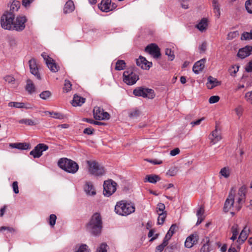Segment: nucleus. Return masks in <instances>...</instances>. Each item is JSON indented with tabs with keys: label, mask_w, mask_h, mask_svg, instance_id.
Segmentation results:
<instances>
[{
	"label": "nucleus",
	"mask_w": 252,
	"mask_h": 252,
	"mask_svg": "<svg viewBox=\"0 0 252 252\" xmlns=\"http://www.w3.org/2000/svg\"><path fill=\"white\" fill-rule=\"evenodd\" d=\"M9 7V10L7 11L8 12H11L12 14L15 13L19 10L21 6L20 1H12L10 4H8Z\"/></svg>",
	"instance_id": "24"
},
{
	"label": "nucleus",
	"mask_w": 252,
	"mask_h": 252,
	"mask_svg": "<svg viewBox=\"0 0 252 252\" xmlns=\"http://www.w3.org/2000/svg\"><path fill=\"white\" fill-rule=\"evenodd\" d=\"M145 51L149 53L155 58H158L161 56L159 48L155 43L148 45L145 48Z\"/></svg>",
	"instance_id": "15"
},
{
	"label": "nucleus",
	"mask_w": 252,
	"mask_h": 252,
	"mask_svg": "<svg viewBox=\"0 0 252 252\" xmlns=\"http://www.w3.org/2000/svg\"><path fill=\"white\" fill-rule=\"evenodd\" d=\"M207 81L208 82L206 83V86L209 89H212L220 84V82H219L216 78H215L211 76H209L208 77Z\"/></svg>",
	"instance_id": "26"
},
{
	"label": "nucleus",
	"mask_w": 252,
	"mask_h": 252,
	"mask_svg": "<svg viewBox=\"0 0 252 252\" xmlns=\"http://www.w3.org/2000/svg\"><path fill=\"white\" fill-rule=\"evenodd\" d=\"M45 113L46 114H49L50 116L52 118L57 119L59 120H62L64 118V116L62 114L58 112H50V111H45Z\"/></svg>",
	"instance_id": "37"
},
{
	"label": "nucleus",
	"mask_w": 252,
	"mask_h": 252,
	"mask_svg": "<svg viewBox=\"0 0 252 252\" xmlns=\"http://www.w3.org/2000/svg\"><path fill=\"white\" fill-rule=\"evenodd\" d=\"M126 63L123 60H118L116 63L115 69L117 70H121L125 69L126 67Z\"/></svg>",
	"instance_id": "38"
},
{
	"label": "nucleus",
	"mask_w": 252,
	"mask_h": 252,
	"mask_svg": "<svg viewBox=\"0 0 252 252\" xmlns=\"http://www.w3.org/2000/svg\"><path fill=\"white\" fill-rule=\"evenodd\" d=\"M57 217L54 214L50 215L49 217V224L50 225L53 227L55 225L56 223Z\"/></svg>",
	"instance_id": "49"
},
{
	"label": "nucleus",
	"mask_w": 252,
	"mask_h": 252,
	"mask_svg": "<svg viewBox=\"0 0 252 252\" xmlns=\"http://www.w3.org/2000/svg\"><path fill=\"white\" fill-rule=\"evenodd\" d=\"M89 166V173L95 176H101L105 174V171L104 167L98 162L95 161H87Z\"/></svg>",
	"instance_id": "6"
},
{
	"label": "nucleus",
	"mask_w": 252,
	"mask_h": 252,
	"mask_svg": "<svg viewBox=\"0 0 252 252\" xmlns=\"http://www.w3.org/2000/svg\"><path fill=\"white\" fill-rule=\"evenodd\" d=\"M205 62L206 60L205 59L196 62L193 66V71L195 74H198L200 72L202 71L204 68Z\"/></svg>",
	"instance_id": "21"
},
{
	"label": "nucleus",
	"mask_w": 252,
	"mask_h": 252,
	"mask_svg": "<svg viewBox=\"0 0 252 252\" xmlns=\"http://www.w3.org/2000/svg\"><path fill=\"white\" fill-rule=\"evenodd\" d=\"M19 123L21 124H25L27 126H35L37 124L34 121L30 119H23L19 121Z\"/></svg>",
	"instance_id": "36"
},
{
	"label": "nucleus",
	"mask_w": 252,
	"mask_h": 252,
	"mask_svg": "<svg viewBox=\"0 0 252 252\" xmlns=\"http://www.w3.org/2000/svg\"><path fill=\"white\" fill-rule=\"evenodd\" d=\"M107 245L105 244H102L98 249L97 250V252H107Z\"/></svg>",
	"instance_id": "56"
},
{
	"label": "nucleus",
	"mask_w": 252,
	"mask_h": 252,
	"mask_svg": "<svg viewBox=\"0 0 252 252\" xmlns=\"http://www.w3.org/2000/svg\"><path fill=\"white\" fill-rule=\"evenodd\" d=\"M165 206L163 203H159L157 205V212L158 213H165L166 211H165Z\"/></svg>",
	"instance_id": "45"
},
{
	"label": "nucleus",
	"mask_w": 252,
	"mask_h": 252,
	"mask_svg": "<svg viewBox=\"0 0 252 252\" xmlns=\"http://www.w3.org/2000/svg\"><path fill=\"white\" fill-rule=\"evenodd\" d=\"M252 52V46H246L245 47L239 50L237 56L239 58L243 59L250 56Z\"/></svg>",
	"instance_id": "18"
},
{
	"label": "nucleus",
	"mask_w": 252,
	"mask_h": 252,
	"mask_svg": "<svg viewBox=\"0 0 252 252\" xmlns=\"http://www.w3.org/2000/svg\"><path fill=\"white\" fill-rule=\"evenodd\" d=\"M117 184L112 180L105 181L103 184V194L106 196H110L116 190Z\"/></svg>",
	"instance_id": "10"
},
{
	"label": "nucleus",
	"mask_w": 252,
	"mask_h": 252,
	"mask_svg": "<svg viewBox=\"0 0 252 252\" xmlns=\"http://www.w3.org/2000/svg\"><path fill=\"white\" fill-rule=\"evenodd\" d=\"M48 146L44 144L40 143L37 145L31 151L30 154L34 158H39L42 155V153L48 149Z\"/></svg>",
	"instance_id": "13"
},
{
	"label": "nucleus",
	"mask_w": 252,
	"mask_h": 252,
	"mask_svg": "<svg viewBox=\"0 0 252 252\" xmlns=\"http://www.w3.org/2000/svg\"><path fill=\"white\" fill-rule=\"evenodd\" d=\"M245 70L248 72H252V60L246 66Z\"/></svg>",
	"instance_id": "63"
},
{
	"label": "nucleus",
	"mask_w": 252,
	"mask_h": 252,
	"mask_svg": "<svg viewBox=\"0 0 252 252\" xmlns=\"http://www.w3.org/2000/svg\"><path fill=\"white\" fill-rule=\"evenodd\" d=\"M15 14L5 11L0 18V25L2 29L7 30H12Z\"/></svg>",
	"instance_id": "5"
},
{
	"label": "nucleus",
	"mask_w": 252,
	"mask_h": 252,
	"mask_svg": "<svg viewBox=\"0 0 252 252\" xmlns=\"http://www.w3.org/2000/svg\"><path fill=\"white\" fill-rule=\"evenodd\" d=\"M135 211L134 204L130 201L121 200L117 202L115 206V212L121 216H127Z\"/></svg>",
	"instance_id": "2"
},
{
	"label": "nucleus",
	"mask_w": 252,
	"mask_h": 252,
	"mask_svg": "<svg viewBox=\"0 0 252 252\" xmlns=\"http://www.w3.org/2000/svg\"><path fill=\"white\" fill-rule=\"evenodd\" d=\"M3 79L5 82L9 84H14L15 82V79L11 75H6Z\"/></svg>",
	"instance_id": "47"
},
{
	"label": "nucleus",
	"mask_w": 252,
	"mask_h": 252,
	"mask_svg": "<svg viewBox=\"0 0 252 252\" xmlns=\"http://www.w3.org/2000/svg\"><path fill=\"white\" fill-rule=\"evenodd\" d=\"M94 132V129L90 128V127H87L84 129L83 131V133L84 134H86L88 135H91L93 134Z\"/></svg>",
	"instance_id": "60"
},
{
	"label": "nucleus",
	"mask_w": 252,
	"mask_h": 252,
	"mask_svg": "<svg viewBox=\"0 0 252 252\" xmlns=\"http://www.w3.org/2000/svg\"><path fill=\"white\" fill-rule=\"evenodd\" d=\"M204 213V207L201 206L199 209L197 210L196 213V216L197 217V221L196 222V225H198L200 224L202 221L204 220L205 217L203 216Z\"/></svg>",
	"instance_id": "29"
},
{
	"label": "nucleus",
	"mask_w": 252,
	"mask_h": 252,
	"mask_svg": "<svg viewBox=\"0 0 252 252\" xmlns=\"http://www.w3.org/2000/svg\"><path fill=\"white\" fill-rule=\"evenodd\" d=\"M8 106L10 107L16 108H24L26 109H32L33 108V105L28 102H10L8 103Z\"/></svg>",
	"instance_id": "17"
},
{
	"label": "nucleus",
	"mask_w": 252,
	"mask_h": 252,
	"mask_svg": "<svg viewBox=\"0 0 252 252\" xmlns=\"http://www.w3.org/2000/svg\"><path fill=\"white\" fill-rule=\"evenodd\" d=\"M86 99L80 95L75 94L74 95L73 100H72L71 104L72 106L76 107V106H80L83 103H85Z\"/></svg>",
	"instance_id": "23"
},
{
	"label": "nucleus",
	"mask_w": 252,
	"mask_h": 252,
	"mask_svg": "<svg viewBox=\"0 0 252 252\" xmlns=\"http://www.w3.org/2000/svg\"><path fill=\"white\" fill-rule=\"evenodd\" d=\"M58 165L60 168L69 173L75 174L79 169V165L75 161L66 158H60Z\"/></svg>",
	"instance_id": "4"
},
{
	"label": "nucleus",
	"mask_w": 252,
	"mask_h": 252,
	"mask_svg": "<svg viewBox=\"0 0 252 252\" xmlns=\"http://www.w3.org/2000/svg\"><path fill=\"white\" fill-rule=\"evenodd\" d=\"M84 190L88 195H94L96 194L94 188L90 182H86L84 187Z\"/></svg>",
	"instance_id": "25"
},
{
	"label": "nucleus",
	"mask_w": 252,
	"mask_h": 252,
	"mask_svg": "<svg viewBox=\"0 0 252 252\" xmlns=\"http://www.w3.org/2000/svg\"><path fill=\"white\" fill-rule=\"evenodd\" d=\"M235 111L237 115L239 117H240L242 115L243 112V109L242 106H239L238 107H237V108H235Z\"/></svg>",
	"instance_id": "54"
},
{
	"label": "nucleus",
	"mask_w": 252,
	"mask_h": 252,
	"mask_svg": "<svg viewBox=\"0 0 252 252\" xmlns=\"http://www.w3.org/2000/svg\"><path fill=\"white\" fill-rule=\"evenodd\" d=\"M83 121L84 122H86L89 123L90 124L100 126V125H104V123H103L102 122H98V121H94L92 119L84 118Z\"/></svg>",
	"instance_id": "43"
},
{
	"label": "nucleus",
	"mask_w": 252,
	"mask_h": 252,
	"mask_svg": "<svg viewBox=\"0 0 252 252\" xmlns=\"http://www.w3.org/2000/svg\"><path fill=\"white\" fill-rule=\"evenodd\" d=\"M87 229L92 234L97 235L101 233L102 228V221L100 215L94 213L86 225Z\"/></svg>",
	"instance_id": "3"
},
{
	"label": "nucleus",
	"mask_w": 252,
	"mask_h": 252,
	"mask_svg": "<svg viewBox=\"0 0 252 252\" xmlns=\"http://www.w3.org/2000/svg\"><path fill=\"white\" fill-rule=\"evenodd\" d=\"M71 86L72 85L70 82L68 80H65L64 81L63 90L67 93L71 90Z\"/></svg>",
	"instance_id": "46"
},
{
	"label": "nucleus",
	"mask_w": 252,
	"mask_h": 252,
	"mask_svg": "<svg viewBox=\"0 0 252 252\" xmlns=\"http://www.w3.org/2000/svg\"><path fill=\"white\" fill-rule=\"evenodd\" d=\"M204 120V118L202 117L200 119H198L195 121L191 122L190 123V125L192 126H194L196 125H199L200 124L202 121H203Z\"/></svg>",
	"instance_id": "59"
},
{
	"label": "nucleus",
	"mask_w": 252,
	"mask_h": 252,
	"mask_svg": "<svg viewBox=\"0 0 252 252\" xmlns=\"http://www.w3.org/2000/svg\"><path fill=\"white\" fill-rule=\"evenodd\" d=\"M9 146L12 148L19 150H27L30 148V145L27 143H10Z\"/></svg>",
	"instance_id": "27"
},
{
	"label": "nucleus",
	"mask_w": 252,
	"mask_h": 252,
	"mask_svg": "<svg viewBox=\"0 0 252 252\" xmlns=\"http://www.w3.org/2000/svg\"><path fill=\"white\" fill-rule=\"evenodd\" d=\"M245 70L248 72H252V60L246 66Z\"/></svg>",
	"instance_id": "62"
},
{
	"label": "nucleus",
	"mask_w": 252,
	"mask_h": 252,
	"mask_svg": "<svg viewBox=\"0 0 252 252\" xmlns=\"http://www.w3.org/2000/svg\"><path fill=\"white\" fill-rule=\"evenodd\" d=\"M160 178L159 176L155 174H151L146 175L145 179L144 182H148L150 183L156 184L158 181H160Z\"/></svg>",
	"instance_id": "28"
},
{
	"label": "nucleus",
	"mask_w": 252,
	"mask_h": 252,
	"mask_svg": "<svg viewBox=\"0 0 252 252\" xmlns=\"http://www.w3.org/2000/svg\"><path fill=\"white\" fill-rule=\"evenodd\" d=\"M76 252H89L88 246L85 244L82 245Z\"/></svg>",
	"instance_id": "53"
},
{
	"label": "nucleus",
	"mask_w": 252,
	"mask_h": 252,
	"mask_svg": "<svg viewBox=\"0 0 252 252\" xmlns=\"http://www.w3.org/2000/svg\"><path fill=\"white\" fill-rule=\"evenodd\" d=\"M29 64L30 72L33 74L37 79H41V76L39 72V66L36 61L34 58L29 60Z\"/></svg>",
	"instance_id": "14"
},
{
	"label": "nucleus",
	"mask_w": 252,
	"mask_h": 252,
	"mask_svg": "<svg viewBox=\"0 0 252 252\" xmlns=\"http://www.w3.org/2000/svg\"><path fill=\"white\" fill-rule=\"evenodd\" d=\"M245 7L248 13H252V1H246Z\"/></svg>",
	"instance_id": "48"
},
{
	"label": "nucleus",
	"mask_w": 252,
	"mask_h": 252,
	"mask_svg": "<svg viewBox=\"0 0 252 252\" xmlns=\"http://www.w3.org/2000/svg\"><path fill=\"white\" fill-rule=\"evenodd\" d=\"M136 64L142 69H147L150 68L152 63L148 62L144 57L140 56L138 59H136Z\"/></svg>",
	"instance_id": "20"
},
{
	"label": "nucleus",
	"mask_w": 252,
	"mask_h": 252,
	"mask_svg": "<svg viewBox=\"0 0 252 252\" xmlns=\"http://www.w3.org/2000/svg\"><path fill=\"white\" fill-rule=\"evenodd\" d=\"M177 228V225L176 224H172L168 231L167 232V234H169L170 235H171V237L172 236V235L175 233V231L176 230V229Z\"/></svg>",
	"instance_id": "52"
},
{
	"label": "nucleus",
	"mask_w": 252,
	"mask_h": 252,
	"mask_svg": "<svg viewBox=\"0 0 252 252\" xmlns=\"http://www.w3.org/2000/svg\"><path fill=\"white\" fill-rule=\"evenodd\" d=\"M133 93L135 96L149 99H153L155 97V92L152 89L137 87L133 90Z\"/></svg>",
	"instance_id": "8"
},
{
	"label": "nucleus",
	"mask_w": 252,
	"mask_h": 252,
	"mask_svg": "<svg viewBox=\"0 0 252 252\" xmlns=\"http://www.w3.org/2000/svg\"><path fill=\"white\" fill-rule=\"evenodd\" d=\"M138 79L139 76L134 72L133 68H128L123 73V81L127 85H133Z\"/></svg>",
	"instance_id": "7"
},
{
	"label": "nucleus",
	"mask_w": 252,
	"mask_h": 252,
	"mask_svg": "<svg viewBox=\"0 0 252 252\" xmlns=\"http://www.w3.org/2000/svg\"><path fill=\"white\" fill-rule=\"evenodd\" d=\"M3 230H6L11 233L15 232V229L13 227L6 226H1L0 227V231H2Z\"/></svg>",
	"instance_id": "55"
},
{
	"label": "nucleus",
	"mask_w": 252,
	"mask_h": 252,
	"mask_svg": "<svg viewBox=\"0 0 252 252\" xmlns=\"http://www.w3.org/2000/svg\"><path fill=\"white\" fill-rule=\"evenodd\" d=\"M242 40H249L252 39V30H251L250 32H245L241 36Z\"/></svg>",
	"instance_id": "42"
},
{
	"label": "nucleus",
	"mask_w": 252,
	"mask_h": 252,
	"mask_svg": "<svg viewBox=\"0 0 252 252\" xmlns=\"http://www.w3.org/2000/svg\"><path fill=\"white\" fill-rule=\"evenodd\" d=\"M158 224L159 225L163 224L165 219L167 216L166 212L165 213H158Z\"/></svg>",
	"instance_id": "39"
},
{
	"label": "nucleus",
	"mask_w": 252,
	"mask_h": 252,
	"mask_svg": "<svg viewBox=\"0 0 252 252\" xmlns=\"http://www.w3.org/2000/svg\"><path fill=\"white\" fill-rule=\"evenodd\" d=\"M140 114V112L138 109H134L130 112L129 116L131 118H137Z\"/></svg>",
	"instance_id": "50"
},
{
	"label": "nucleus",
	"mask_w": 252,
	"mask_h": 252,
	"mask_svg": "<svg viewBox=\"0 0 252 252\" xmlns=\"http://www.w3.org/2000/svg\"><path fill=\"white\" fill-rule=\"evenodd\" d=\"M220 174L225 178H228L229 176V169L227 167L222 168L220 172Z\"/></svg>",
	"instance_id": "44"
},
{
	"label": "nucleus",
	"mask_w": 252,
	"mask_h": 252,
	"mask_svg": "<svg viewBox=\"0 0 252 252\" xmlns=\"http://www.w3.org/2000/svg\"><path fill=\"white\" fill-rule=\"evenodd\" d=\"M209 138L210 140L211 143L212 144H215L221 140V136L217 129L216 128L210 134Z\"/></svg>",
	"instance_id": "22"
},
{
	"label": "nucleus",
	"mask_w": 252,
	"mask_h": 252,
	"mask_svg": "<svg viewBox=\"0 0 252 252\" xmlns=\"http://www.w3.org/2000/svg\"><path fill=\"white\" fill-rule=\"evenodd\" d=\"M41 56L45 61L48 67L52 72H56L58 71L59 67L57 65L55 61L52 58H50L45 53H43Z\"/></svg>",
	"instance_id": "12"
},
{
	"label": "nucleus",
	"mask_w": 252,
	"mask_h": 252,
	"mask_svg": "<svg viewBox=\"0 0 252 252\" xmlns=\"http://www.w3.org/2000/svg\"><path fill=\"white\" fill-rule=\"evenodd\" d=\"M249 231V230L247 229L246 226H245L241 231L238 237V240L240 242L241 241L242 243H244L245 242L248 238Z\"/></svg>",
	"instance_id": "33"
},
{
	"label": "nucleus",
	"mask_w": 252,
	"mask_h": 252,
	"mask_svg": "<svg viewBox=\"0 0 252 252\" xmlns=\"http://www.w3.org/2000/svg\"><path fill=\"white\" fill-rule=\"evenodd\" d=\"M220 100V97L218 95L211 96L209 99V102L213 104L218 102Z\"/></svg>",
	"instance_id": "51"
},
{
	"label": "nucleus",
	"mask_w": 252,
	"mask_h": 252,
	"mask_svg": "<svg viewBox=\"0 0 252 252\" xmlns=\"http://www.w3.org/2000/svg\"><path fill=\"white\" fill-rule=\"evenodd\" d=\"M112 1H101V2L98 4V8L105 12H108L115 9L117 5L115 3L111 4Z\"/></svg>",
	"instance_id": "16"
},
{
	"label": "nucleus",
	"mask_w": 252,
	"mask_h": 252,
	"mask_svg": "<svg viewBox=\"0 0 252 252\" xmlns=\"http://www.w3.org/2000/svg\"><path fill=\"white\" fill-rule=\"evenodd\" d=\"M51 96V93L49 91H45L40 94V97L44 100H46L50 98Z\"/></svg>",
	"instance_id": "40"
},
{
	"label": "nucleus",
	"mask_w": 252,
	"mask_h": 252,
	"mask_svg": "<svg viewBox=\"0 0 252 252\" xmlns=\"http://www.w3.org/2000/svg\"><path fill=\"white\" fill-rule=\"evenodd\" d=\"M165 53V55L168 56L170 61H173L174 59L175 56L174 54V52L171 49H166Z\"/></svg>",
	"instance_id": "41"
},
{
	"label": "nucleus",
	"mask_w": 252,
	"mask_h": 252,
	"mask_svg": "<svg viewBox=\"0 0 252 252\" xmlns=\"http://www.w3.org/2000/svg\"><path fill=\"white\" fill-rule=\"evenodd\" d=\"M27 21V19L26 16L21 15L17 16L13 21L12 30L17 32L23 31L25 28V23Z\"/></svg>",
	"instance_id": "9"
},
{
	"label": "nucleus",
	"mask_w": 252,
	"mask_h": 252,
	"mask_svg": "<svg viewBox=\"0 0 252 252\" xmlns=\"http://www.w3.org/2000/svg\"><path fill=\"white\" fill-rule=\"evenodd\" d=\"M25 89L28 92L29 94H30L35 92V86L31 80L28 79L27 80Z\"/></svg>",
	"instance_id": "31"
},
{
	"label": "nucleus",
	"mask_w": 252,
	"mask_h": 252,
	"mask_svg": "<svg viewBox=\"0 0 252 252\" xmlns=\"http://www.w3.org/2000/svg\"><path fill=\"white\" fill-rule=\"evenodd\" d=\"M238 225H234L231 228L232 233L233 235H238L239 231L238 229Z\"/></svg>",
	"instance_id": "61"
},
{
	"label": "nucleus",
	"mask_w": 252,
	"mask_h": 252,
	"mask_svg": "<svg viewBox=\"0 0 252 252\" xmlns=\"http://www.w3.org/2000/svg\"><path fill=\"white\" fill-rule=\"evenodd\" d=\"M12 188H13V190L15 193L17 194L19 193L18 182L17 181H15L13 183Z\"/></svg>",
	"instance_id": "58"
},
{
	"label": "nucleus",
	"mask_w": 252,
	"mask_h": 252,
	"mask_svg": "<svg viewBox=\"0 0 252 252\" xmlns=\"http://www.w3.org/2000/svg\"><path fill=\"white\" fill-rule=\"evenodd\" d=\"M212 6L214 8V12L216 13L218 18L220 17V6L218 1H213Z\"/></svg>",
	"instance_id": "35"
},
{
	"label": "nucleus",
	"mask_w": 252,
	"mask_h": 252,
	"mask_svg": "<svg viewBox=\"0 0 252 252\" xmlns=\"http://www.w3.org/2000/svg\"><path fill=\"white\" fill-rule=\"evenodd\" d=\"M73 1H66L63 8L64 13H70L74 9Z\"/></svg>",
	"instance_id": "32"
},
{
	"label": "nucleus",
	"mask_w": 252,
	"mask_h": 252,
	"mask_svg": "<svg viewBox=\"0 0 252 252\" xmlns=\"http://www.w3.org/2000/svg\"><path fill=\"white\" fill-rule=\"evenodd\" d=\"M180 149L178 148H175L170 151V154L172 156H175L180 153Z\"/></svg>",
	"instance_id": "64"
},
{
	"label": "nucleus",
	"mask_w": 252,
	"mask_h": 252,
	"mask_svg": "<svg viewBox=\"0 0 252 252\" xmlns=\"http://www.w3.org/2000/svg\"><path fill=\"white\" fill-rule=\"evenodd\" d=\"M207 27L208 21L206 18L202 19L198 24L195 26V27L202 32L205 31Z\"/></svg>",
	"instance_id": "30"
},
{
	"label": "nucleus",
	"mask_w": 252,
	"mask_h": 252,
	"mask_svg": "<svg viewBox=\"0 0 252 252\" xmlns=\"http://www.w3.org/2000/svg\"><path fill=\"white\" fill-rule=\"evenodd\" d=\"M245 97L249 103L252 104V91L247 93L245 94Z\"/></svg>",
	"instance_id": "57"
},
{
	"label": "nucleus",
	"mask_w": 252,
	"mask_h": 252,
	"mask_svg": "<svg viewBox=\"0 0 252 252\" xmlns=\"http://www.w3.org/2000/svg\"><path fill=\"white\" fill-rule=\"evenodd\" d=\"M94 117L97 120H108L110 115L107 112H104L103 108L95 106L93 110Z\"/></svg>",
	"instance_id": "11"
},
{
	"label": "nucleus",
	"mask_w": 252,
	"mask_h": 252,
	"mask_svg": "<svg viewBox=\"0 0 252 252\" xmlns=\"http://www.w3.org/2000/svg\"><path fill=\"white\" fill-rule=\"evenodd\" d=\"M198 240V237L196 234H191L188 237L185 242V246L188 248H191L197 243Z\"/></svg>",
	"instance_id": "19"
},
{
	"label": "nucleus",
	"mask_w": 252,
	"mask_h": 252,
	"mask_svg": "<svg viewBox=\"0 0 252 252\" xmlns=\"http://www.w3.org/2000/svg\"><path fill=\"white\" fill-rule=\"evenodd\" d=\"M246 187L243 186L240 188L238 193L232 188L225 201L223 210L225 212L229 211H239L241 209L246 199Z\"/></svg>",
	"instance_id": "1"
},
{
	"label": "nucleus",
	"mask_w": 252,
	"mask_h": 252,
	"mask_svg": "<svg viewBox=\"0 0 252 252\" xmlns=\"http://www.w3.org/2000/svg\"><path fill=\"white\" fill-rule=\"evenodd\" d=\"M205 243L201 247L200 252H209L211 251L210 239L208 237H206L204 240Z\"/></svg>",
	"instance_id": "34"
}]
</instances>
